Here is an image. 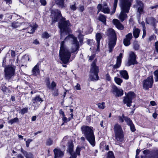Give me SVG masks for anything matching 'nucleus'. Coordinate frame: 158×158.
I'll return each instance as SVG.
<instances>
[{
	"mask_svg": "<svg viewBox=\"0 0 158 158\" xmlns=\"http://www.w3.org/2000/svg\"><path fill=\"white\" fill-rule=\"evenodd\" d=\"M79 43L77 39L73 35H69L60 43L59 52L60 60L64 64L67 63L71 53L75 52L79 48Z\"/></svg>",
	"mask_w": 158,
	"mask_h": 158,
	"instance_id": "nucleus-1",
	"label": "nucleus"
},
{
	"mask_svg": "<svg viewBox=\"0 0 158 158\" xmlns=\"http://www.w3.org/2000/svg\"><path fill=\"white\" fill-rule=\"evenodd\" d=\"M51 17L52 18V22L55 23L60 19L59 23V27L60 29L61 37L64 35H67L70 31L69 27L70 23L69 20L65 21V19L61 17V12L58 10H53L51 11Z\"/></svg>",
	"mask_w": 158,
	"mask_h": 158,
	"instance_id": "nucleus-2",
	"label": "nucleus"
},
{
	"mask_svg": "<svg viewBox=\"0 0 158 158\" xmlns=\"http://www.w3.org/2000/svg\"><path fill=\"white\" fill-rule=\"evenodd\" d=\"M119 1L121 11L118 18L123 22L127 17L126 13H128L133 0H119Z\"/></svg>",
	"mask_w": 158,
	"mask_h": 158,
	"instance_id": "nucleus-3",
	"label": "nucleus"
},
{
	"mask_svg": "<svg viewBox=\"0 0 158 158\" xmlns=\"http://www.w3.org/2000/svg\"><path fill=\"white\" fill-rule=\"evenodd\" d=\"M81 129L87 140L92 146H94L95 142L93 128L88 126H83L81 127Z\"/></svg>",
	"mask_w": 158,
	"mask_h": 158,
	"instance_id": "nucleus-4",
	"label": "nucleus"
},
{
	"mask_svg": "<svg viewBox=\"0 0 158 158\" xmlns=\"http://www.w3.org/2000/svg\"><path fill=\"white\" fill-rule=\"evenodd\" d=\"M106 33L109 37V51L110 52L116 44V36L114 30L112 28H109L107 30Z\"/></svg>",
	"mask_w": 158,
	"mask_h": 158,
	"instance_id": "nucleus-5",
	"label": "nucleus"
},
{
	"mask_svg": "<svg viewBox=\"0 0 158 158\" xmlns=\"http://www.w3.org/2000/svg\"><path fill=\"white\" fill-rule=\"evenodd\" d=\"M97 60L95 59L92 63L90 71L89 79L92 81L98 80V79L99 68L96 65Z\"/></svg>",
	"mask_w": 158,
	"mask_h": 158,
	"instance_id": "nucleus-6",
	"label": "nucleus"
},
{
	"mask_svg": "<svg viewBox=\"0 0 158 158\" xmlns=\"http://www.w3.org/2000/svg\"><path fill=\"white\" fill-rule=\"evenodd\" d=\"M114 131L116 139L118 141H122L123 140V134L121 126L116 124L114 127Z\"/></svg>",
	"mask_w": 158,
	"mask_h": 158,
	"instance_id": "nucleus-7",
	"label": "nucleus"
},
{
	"mask_svg": "<svg viewBox=\"0 0 158 158\" xmlns=\"http://www.w3.org/2000/svg\"><path fill=\"white\" fill-rule=\"evenodd\" d=\"M135 97V93L132 92H129L123 99V102L126 104L127 106L130 107L131 105L132 100Z\"/></svg>",
	"mask_w": 158,
	"mask_h": 158,
	"instance_id": "nucleus-8",
	"label": "nucleus"
},
{
	"mask_svg": "<svg viewBox=\"0 0 158 158\" xmlns=\"http://www.w3.org/2000/svg\"><path fill=\"white\" fill-rule=\"evenodd\" d=\"M153 83V78L152 76L148 77L143 81V88L145 90L152 87Z\"/></svg>",
	"mask_w": 158,
	"mask_h": 158,
	"instance_id": "nucleus-9",
	"label": "nucleus"
},
{
	"mask_svg": "<svg viewBox=\"0 0 158 158\" xmlns=\"http://www.w3.org/2000/svg\"><path fill=\"white\" fill-rule=\"evenodd\" d=\"M15 68V66H8L5 68V77L6 79H10L14 75Z\"/></svg>",
	"mask_w": 158,
	"mask_h": 158,
	"instance_id": "nucleus-10",
	"label": "nucleus"
},
{
	"mask_svg": "<svg viewBox=\"0 0 158 158\" xmlns=\"http://www.w3.org/2000/svg\"><path fill=\"white\" fill-rule=\"evenodd\" d=\"M97 8L98 9V14L100 11L105 14L109 13L110 9L109 7H108L106 3L104 4L103 5L100 4H98L97 6Z\"/></svg>",
	"mask_w": 158,
	"mask_h": 158,
	"instance_id": "nucleus-11",
	"label": "nucleus"
},
{
	"mask_svg": "<svg viewBox=\"0 0 158 158\" xmlns=\"http://www.w3.org/2000/svg\"><path fill=\"white\" fill-rule=\"evenodd\" d=\"M136 58V56L135 53L133 52H130L129 53V56L128 59V66H129L132 64H137Z\"/></svg>",
	"mask_w": 158,
	"mask_h": 158,
	"instance_id": "nucleus-12",
	"label": "nucleus"
},
{
	"mask_svg": "<svg viewBox=\"0 0 158 158\" xmlns=\"http://www.w3.org/2000/svg\"><path fill=\"white\" fill-rule=\"evenodd\" d=\"M112 92L116 97H119L122 96L123 94V90L120 89L118 88L115 85L112 86Z\"/></svg>",
	"mask_w": 158,
	"mask_h": 158,
	"instance_id": "nucleus-13",
	"label": "nucleus"
},
{
	"mask_svg": "<svg viewBox=\"0 0 158 158\" xmlns=\"http://www.w3.org/2000/svg\"><path fill=\"white\" fill-rule=\"evenodd\" d=\"M43 101V100L39 96H37L33 98L32 105L34 107V109H35L36 107H38Z\"/></svg>",
	"mask_w": 158,
	"mask_h": 158,
	"instance_id": "nucleus-14",
	"label": "nucleus"
},
{
	"mask_svg": "<svg viewBox=\"0 0 158 158\" xmlns=\"http://www.w3.org/2000/svg\"><path fill=\"white\" fill-rule=\"evenodd\" d=\"M123 57V54L120 53L117 57L116 63L113 65L112 71L114 72L117 71V69L121 65V64L122 59Z\"/></svg>",
	"mask_w": 158,
	"mask_h": 158,
	"instance_id": "nucleus-15",
	"label": "nucleus"
},
{
	"mask_svg": "<svg viewBox=\"0 0 158 158\" xmlns=\"http://www.w3.org/2000/svg\"><path fill=\"white\" fill-rule=\"evenodd\" d=\"M55 154V158H62L64 154V152L61 151L60 149L55 148L53 150Z\"/></svg>",
	"mask_w": 158,
	"mask_h": 158,
	"instance_id": "nucleus-16",
	"label": "nucleus"
},
{
	"mask_svg": "<svg viewBox=\"0 0 158 158\" xmlns=\"http://www.w3.org/2000/svg\"><path fill=\"white\" fill-rule=\"evenodd\" d=\"M68 143V149L69 152L71 156L69 158H76L77 157L75 153L73 152V143L71 142H69Z\"/></svg>",
	"mask_w": 158,
	"mask_h": 158,
	"instance_id": "nucleus-17",
	"label": "nucleus"
},
{
	"mask_svg": "<svg viewBox=\"0 0 158 158\" xmlns=\"http://www.w3.org/2000/svg\"><path fill=\"white\" fill-rule=\"evenodd\" d=\"M132 38V35L131 33H128L126 35V38L123 40V44L126 46L129 45L130 44V41Z\"/></svg>",
	"mask_w": 158,
	"mask_h": 158,
	"instance_id": "nucleus-18",
	"label": "nucleus"
},
{
	"mask_svg": "<svg viewBox=\"0 0 158 158\" xmlns=\"http://www.w3.org/2000/svg\"><path fill=\"white\" fill-rule=\"evenodd\" d=\"M28 25L27 26L26 25H24V26L23 28L22 29L23 30L27 29L28 32L30 34L33 33L35 31L37 27H32L30 25H29V23Z\"/></svg>",
	"mask_w": 158,
	"mask_h": 158,
	"instance_id": "nucleus-19",
	"label": "nucleus"
},
{
	"mask_svg": "<svg viewBox=\"0 0 158 158\" xmlns=\"http://www.w3.org/2000/svg\"><path fill=\"white\" fill-rule=\"evenodd\" d=\"M136 5L135 6L136 8H138V11L140 13H141L143 11V4L142 2L139 0H137L136 1Z\"/></svg>",
	"mask_w": 158,
	"mask_h": 158,
	"instance_id": "nucleus-20",
	"label": "nucleus"
},
{
	"mask_svg": "<svg viewBox=\"0 0 158 158\" xmlns=\"http://www.w3.org/2000/svg\"><path fill=\"white\" fill-rule=\"evenodd\" d=\"M113 23L118 29L120 30H122L123 29V26L118 19H114L113 20Z\"/></svg>",
	"mask_w": 158,
	"mask_h": 158,
	"instance_id": "nucleus-21",
	"label": "nucleus"
},
{
	"mask_svg": "<svg viewBox=\"0 0 158 158\" xmlns=\"http://www.w3.org/2000/svg\"><path fill=\"white\" fill-rule=\"evenodd\" d=\"M40 64L38 63L33 68L32 72L35 76H36L40 73V71L39 69Z\"/></svg>",
	"mask_w": 158,
	"mask_h": 158,
	"instance_id": "nucleus-22",
	"label": "nucleus"
},
{
	"mask_svg": "<svg viewBox=\"0 0 158 158\" xmlns=\"http://www.w3.org/2000/svg\"><path fill=\"white\" fill-rule=\"evenodd\" d=\"M24 25H26L27 26L28 25V23L27 22H23L21 23H20L19 22H14L12 23L11 26L13 28H17L20 25H21L23 27L22 28H23V27L24 26Z\"/></svg>",
	"mask_w": 158,
	"mask_h": 158,
	"instance_id": "nucleus-23",
	"label": "nucleus"
},
{
	"mask_svg": "<svg viewBox=\"0 0 158 158\" xmlns=\"http://www.w3.org/2000/svg\"><path fill=\"white\" fill-rule=\"evenodd\" d=\"M119 73L122 77L126 80L128 79L129 75L127 71L125 70L120 71Z\"/></svg>",
	"mask_w": 158,
	"mask_h": 158,
	"instance_id": "nucleus-24",
	"label": "nucleus"
},
{
	"mask_svg": "<svg viewBox=\"0 0 158 158\" xmlns=\"http://www.w3.org/2000/svg\"><path fill=\"white\" fill-rule=\"evenodd\" d=\"M102 34L101 33H97L96 35V38L98 43L97 48L98 49L100 45V41L102 37Z\"/></svg>",
	"mask_w": 158,
	"mask_h": 158,
	"instance_id": "nucleus-25",
	"label": "nucleus"
},
{
	"mask_svg": "<svg viewBox=\"0 0 158 158\" xmlns=\"http://www.w3.org/2000/svg\"><path fill=\"white\" fill-rule=\"evenodd\" d=\"M140 31V30L139 29L135 28H134L133 29V34L134 37L135 38H137L138 37L139 35Z\"/></svg>",
	"mask_w": 158,
	"mask_h": 158,
	"instance_id": "nucleus-26",
	"label": "nucleus"
},
{
	"mask_svg": "<svg viewBox=\"0 0 158 158\" xmlns=\"http://www.w3.org/2000/svg\"><path fill=\"white\" fill-rule=\"evenodd\" d=\"M29 60V58L28 55H24L21 60V62L22 63L27 62Z\"/></svg>",
	"mask_w": 158,
	"mask_h": 158,
	"instance_id": "nucleus-27",
	"label": "nucleus"
},
{
	"mask_svg": "<svg viewBox=\"0 0 158 158\" xmlns=\"http://www.w3.org/2000/svg\"><path fill=\"white\" fill-rule=\"evenodd\" d=\"M106 17L103 15H100L98 17V19L104 24H106Z\"/></svg>",
	"mask_w": 158,
	"mask_h": 158,
	"instance_id": "nucleus-28",
	"label": "nucleus"
},
{
	"mask_svg": "<svg viewBox=\"0 0 158 158\" xmlns=\"http://www.w3.org/2000/svg\"><path fill=\"white\" fill-rule=\"evenodd\" d=\"M53 142L52 139L49 138L46 140V144L47 145L50 146L53 144Z\"/></svg>",
	"mask_w": 158,
	"mask_h": 158,
	"instance_id": "nucleus-29",
	"label": "nucleus"
},
{
	"mask_svg": "<svg viewBox=\"0 0 158 158\" xmlns=\"http://www.w3.org/2000/svg\"><path fill=\"white\" fill-rule=\"evenodd\" d=\"M114 80L115 83L118 85H121V83L123 82V80L120 78L115 77Z\"/></svg>",
	"mask_w": 158,
	"mask_h": 158,
	"instance_id": "nucleus-30",
	"label": "nucleus"
},
{
	"mask_svg": "<svg viewBox=\"0 0 158 158\" xmlns=\"http://www.w3.org/2000/svg\"><path fill=\"white\" fill-rule=\"evenodd\" d=\"M77 32L79 34L78 38L80 42H81L83 41V35L82 34V32L81 30H79Z\"/></svg>",
	"mask_w": 158,
	"mask_h": 158,
	"instance_id": "nucleus-31",
	"label": "nucleus"
},
{
	"mask_svg": "<svg viewBox=\"0 0 158 158\" xmlns=\"http://www.w3.org/2000/svg\"><path fill=\"white\" fill-rule=\"evenodd\" d=\"M56 2L57 4L62 8L64 7V0H56Z\"/></svg>",
	"mask_w": 158,
	"mask_h": 158,
	"instance_id": "nucleus-32",
	"label": "nucleus"
},
{
	"mask_svg": "<svg viewBox=\"0 0 158 158\" xmlns=\"http://www.w3.org/2000/svg\"><path fill=\"white\" fill-rule=\"evenodd\" d=\"M154 75V78L155 82H157L158 81V69H157L155 71L153 72Z\"/></svg>",
	"mask_w": 158,
	"mask_h": 158,
	"instance_id": "nucleus-33",
	"label": "nucleus"
},
{
	"mask_svg": "<svg viewBox=\"0 0 158 158\" xmlns=\"http://www.w3.org/2000/svg\"><path fill=\"white\" fill-rule=\"evenodd\" d=\"M118 0H114V7L111 12V14H113L115 12L117 6Z\"/></svg>",
	"mask_w": 158,
	"mask_h": 158,
	"instance_id": "nucleus-34",
	"label": "nucleus"
},
{
	"mask_svg": "<svg viewBox=\"0 0 158 158\" xmlns=\"http://www.w3.org/2000/svg\"><path fill=\"white\" fill-rule=\"evenodd\" d=\"M151 154V158H158V150L153 152Z\"/></svg>",
	"mask_w": 158,
	"mask_h": 158,
	"instance_id": "nucleus-35",
	"label": "nucleus"
},
{
	"mask_svg": "<svg viewBox=\"0 0 158 158\" xmlns=\"http://www.w3.org/2000/svg\"><path fill=\"white\" fill-rule=\"evenodd\" d=\"M98 108L101 109H104L106 107L105 103L104 102L99 103L98 104Z\"/></svg>",
	"mask_w": 158,
	"mask_h": 158,
	"instance_id": "nucleus-36",
	"label": "nucleus"
},
{
	"mask_svg": "<svg viewBox=\"0 0 158 158\" xmlns=\"http://www.w3.org/2000/svg\"><path fill=\"white\" fill-rule=\"evenodd\" d=\"M26 158H33V155L31 152H27L24 155Z\"/></svg>",
	"mask_w": 158,
	"mask_h": 158,
	"instance_id": "nucleus-37",
	"label": "nucleus"
},
{
	"mask_svg": "<svg viewBox=\"0 0 158 158\" xmlns=\"http://www.w3.org/2000/svg\"><path fill=\"white\" fill-rule=\"evenodd\" d=\"M107 158H115L113 152L109 151L108 153Z\"/></svg>",
	"mask_w": 158,
	"mask_h": 158,
	"instance_id": "nucleus-38",
	"label": "nucleus"
},
{
	"mask_svg": "<svg viewBox=\"0 0 158 158\" xmlns=\"http://www.w3.org/2000/svg\"><path fill=\"white\" fill-rule=\"evenodd\" d=\"M68 137L67 136H65L64 137L61 141V144L62 145H64L65 144L68 143Z\"/></svg>",
	"mask_w": 158,
	"mask_h": 158,
	"instance_id": "nucleus-39",
	"label": "nucleus"
},
{
	"mask_svg": "<svg viewBox=\"0 0 158 158\" xmlns=\"http://www.w3.org/2000/svg\"><path fill=\"white\" fill-rule=\"evenodd\" d=\"M124 120L125 121V122L127 123V124L129 125L130 124L132 123V121L130 119L127 117H123Z\"/></svg>",
	"mask_w": 158,
	"mask_h": 158,
	"instance_id": "nucleus-40",
	"label": "nucleus"
},
{
	"mask_svg": "<svg viewBox=\"0 0 158 158\" xmlns=\"http://www.w3.org/2000/svg\"><path fill=\"white\" fill-rule=\"evenodd\" d=\"M56 86V84L55 82L54 81H53L52 82L51 85H50V87H48V88L50 89L53 90Z\"/></svg>",
	"mask_w": 158,
	"mask_h": 158,
	"instance_id": "nucleus-41",
	"label": "nucleus"
},
{
	"mask_svg": "<svg viewBox=\"0 0 158 158\" xmlns=\"http://www.w3.org/2000/svg\"><path fill=\"white\" fill-rule=\"evenodd\" d=\"M18 120V119L17 118H15L13 119H12L9 120L8 121V123H10L12 124L16 122Z\"/></svg>",
	"mask_w": 158,
	"mask_h": 158,
	"instance_id": "nucleus-42",
	"label": "nucleus"
},
{
	"mask_svg": "<svg viewBox=\"0 0 158 158\" xmlns=\"http://www.w3.org/2000/svg\"><path fill=\"white\" fill-rule=\"evenodd\" d=\"M50 35L47 32H45L42 34V37L45 38H48L50 37Z\"/></svg>",
	"mask_w": 158,
	"mask_h": 158,
	"instance_id": "nucleus-43",
	"label": "nucleus"
},
{
	"mask_svg": "<svg viewBox=\"0 0 158 158\" xmlns=\"http://www.w3.org/2000/svg\"><path fill=\"white\" fill-rule=\"evenodd\" d=\"M28 109L27 108H24L21 110L20 111V113L22 114H24L27 112Z\"/></svg>",
	"mask_w": 158,
	"mask_h": 158,
	"instance_id": "nucleus-44",
	"label": "nucleus"
},
{
	"mask_svg": "<svg viewBox=\"0 0 158 158\" xmlns=\"http://www.w3.org/2000/svg\"><path fill=\"white\" fill-rule=\"evenodd\" d=\"M24 140L26 141V147L27 148L28 147L30 143L32 141V139H29L27 140H26V139H24Z\"/></svg>",
	"mask_w": 158,
	"mask_h": 158,
	"instance_id": "nucleus-45",
	"label": "nucleus"
},
{
	"mask_svg": "<svg viewBox=\"0 0 158 158\" xmlns=\"http://www.w3.org/2000/svg\"><path fill=\"white\" fill-rule=\"evenodd\" d=\"M129 126H130L131 130L132 132H134L135 130L134 125L133 123H131V124H130Z\"/></svg>",
	"mask_w": 158,
	"mask_h": 158,
	"instance_id": "nucleus-46",
	"label": "nucleus"
},
{
	"mask_svg": "<svg viewBox=\"0 0 158 158\" xmlns=\"http://www.w3.org/2000/svg\"><path fill=\"white\" fill-rule=\"evenodd\" d=\"M81 150V148L77 147L76 150V153H75L76 154L78 155H80V152Z\"/></svg>",
	"mask_w": 158,
	"mask_h": 158,
	"instance_id": "nucleus-47",
	"label": "nucleus"
},
{
	"mask_svg": "<svg viewBox=\"0 0 158 158\" xmlns=\"http://www.w3.org/2000/svg\"><path fill=\"white\" fill-rule=\"evenodd\" d=\"M46 85L47 87L48 88V87H50V85L49 81V78H46Z\"/></svg>",
	"mask_w": 158,
	"mask_h": 158,
	"instance_id": "nucleus-48",
	"label": "nucleus"
},
{
	"mask_svg": "<svg viewBox=\"0 0 158 158\" xmlns=\"http://www.w3.org/2000/svg\"><path fill=\"white\" fill-rule=\"evenodd\" d=\"M74 89L76 90H80L81 89L80 85L77 83V85L74 87Z\"/></svg>",
	"mask_w": 158,
	"mask_h": 158,
	"instance_id": "nucleus-49",
	"label": "nucleus"
},
{
	"mask_svg": "<svg viewBox=\"0 0 158 158\" xmlns=\"http://www.w3.org/2000/svg\"><path fill=\"white\" fill-rule=\"evenodd\" d=\"M95 57V55L94 54H93L91 55V56H88L89 57V61H91L93 60L94 58Z\"/></svg>",
	"mask_w": 158,
	"mask_h": 158,
	"instance_id": "nucleus-50",
	"label": "nucleus"
},
{
	"mask_svg": "<svg viewBox=\"0 0 158 158\" xmlns=\"http://www.w3.org/2000/svg\"><path fill=\"white\" fill-rule=\"evenodd\" d=\"M123 117H125L123 115L122 116H119L118 117V119H119V121L123 123V122L124 120Z\"/></svg>",
	"mask_w": 158,
	"mask_h": 158,
	"instance_id": "nucleus-51",
	"label": "nucleus"
},
{
	"mask_svg": "<svg viewBox=\"0 0 158 158\" xmlns=\"http://www.w3.org/2000/svg\"><path fill=\"white\" fill-rule=\"evenodd\" d=\"M139 45L137 44H134V48L135 50H138L139 49Z\"/></svg>",
	"mask_w": 158,
	"mask_h": 158,
	"instance_id": "nucleus-52",
	"label": "nucleus"
},
{
	"mask_svg": "<svg viewBox=\"0 0 158 158\" xmlns=\"http://www.w3.org/2000/svg\"><path fill=\"white\" fill-rule=\"evenodd\" d=\"M75 3L73 5H72L70 6V8L71 10H75L76 9V7L75 6Z\"/></svg>",
	"mask_w": 158,
	"mask_h": 158,
	"instance_id": "nucleus-53",
	"label": "nucleus"
},
{
	"mask_svg": "<svg viewBox=\"0 0 158 158\" xmlns=\"http://www.w3.org/2000/svg\"><path fill=\"white\" fill-rule=\"evenodd\" d=\"M40 2L43 6H45L46 4V1L45 0H40Z\"/></svg>",
	"mask_w": 158,
	"mask_h": 158,
	"instance_id": "nucleus-54",
	"label": "nucleus"
},
{
	"mask_svg": "<svg viewBox=\"0 0 158 158\" xmlns=\"http://www.w3.org/2000/svg\"><path fill=\"white\" fill-rule=\"evenodd\" d=\"M155 46L156 51L158 53V42H157L155 43Z\"/></svg>",
	"mask_w": 158,
	"mask_h": 158,
	"instance_id": "nucleus-55",
	"label": "nucleus"
},
{
	"mask_svg": "<svg viewBox=\"0 0 158 158\" xmlns=\"http://www.w3.org/2000/svg\"><path fill=\"white\" fill-rule=\"evenodd\" d=\"M143 153L144 154L147 155L150 153V151L148 150H146L143 151Z\"/></svg>",
	"mask_w": 158,
	"mask_h": 158,
	"instance_id": "nucleus-56",
	"label": "nucleus"
},
{
	"mask_svg": "<svg viewBox=\"0 0 158 158\" xmlns=\"http://www.w3.org/2000/svg\"><path fill=\"white\" fill-rule=\"evenodd\" d=\"M143 35H142V38H143L144 36L146 35V31L145 29L143 28Z\"/></svg>",
	"mask_w": 158,
	"mask_h": 158,
	"instance_id": "nucleus-57",
	"label": "nucleus"
},
{
	"mask_svg": "<svg viewBox=\"0 0 158 158\" xmlns=\"http://www.w3.org/2000/svg\"><path fill=\"white\" fill-rule=\"evenodd\" d=\"M84 10V6H81L79 7V10L80 11L82 12Z\"/></svg>",
	"mask_w": 158,
	"mask_h": 158,
	"instance_id": "nucleus-58",
	"label": "nucleus"
},
{
	"mask_svg": "<svg viewBox=\"0 0 158 158\" xmlns=\"http://www.w3.org/2000/svg\"><path fill=\"white\" fill-rule=\"evenodd\" d=\"M106 79L108 81H110V77L109 74H107L106 75Z\"/></svg>",
	"mask_w": 158,
	"mask_h": 158,
	"instance_id": "nucleus-59",
	"label": "nucleus"
},
{
	"mask_svg": "<svg viewBox=\"0 0 158 158\" xmlns=\"http://www.w3.org/2000/svg\"><path fill=\"white\" fill-rule=\"evenodd\" d=\"M15 52L14 51H11V56L12 57H14L15 56Z\"/></svg>",
	"mask_w": 158,
	"mask_h": 158,
	"instance_id": "nucleus-60",
	"label": "nucleus"
},
{
	"mask_svg": "<svg viewBox=\"0 0 158 158\" xmlns=\"http://www.w3.org/2000/svg\"><path fill=\"white\" fill-rule=\"evenodd\" d=\"M21 151L23 155H24L27 152V151L24 150L22 148L21 149Z\"/></svg>",
	"mask_w": 158,
	"mask_h": 158,
	"instance_id": "nucleus-61",
	"label": "nucleus"
},
{
	"mask_svg": "<svg viewBox=\"0 0 158 158\" xmlns=\"http://www.w3.org/2000/svg\"><path fill=\"white\" fill-rule=\"evenodd\" d=\"M150 104L152 106H154L156 105V103L154 101H151Z\"/></svg>",
	"mask_w": 158,
	"mask_h": 158,
	"instance_id": "nucleus-62",
	"label": "nucleus"
},
{
	"mask_svg": "<svg viewBox=\"0 0 158 158\" xmlns=\"http://www.w3.org/2000/svg\"><path fill=\"white\" fill-rule=\"evenodd\" d=\"M62 120L64 122H67V118L65 117L64 115V116H63L62 117Z\"/></svg>",
	"mask_w": 158,
	"mask_h": 158,
	"instance_id": "nucleus-63",
	"label": "nucleus"
},
{
	"mask_svg": "<svg viewBox=\"0 0 158 158\" xmlns=\"http://www.w3.org/2000/svg\"><path fill=\"white\" fill-rule=\"evenodd\" d=\"M17 158H24V157L21 154H19L17 156Z\"/></svg>",
	"mask_w": 158,
	"mask_h": 158,
	"instance_id": "nucleus-64",
	"label": "nucleus"
}]
</instances>
